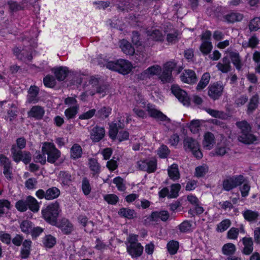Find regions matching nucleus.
Segmentation results:
<instances>
[{
  "mask_svg": "<svg viewBox=\"0 0 260 260\" xmlns=\"http://www.w3.org/2000/svg\"><path fill=\"white\" fill-rule=\"evenodd\" d=\"M208 172V167L206 165L200 166L196 168L195 175L197 177H202Z\"/></svg>",
  "mask_w": 260,
  "mask_h": 260,
  "instance_id": "obj_54",
  "label": "nucleus"
},
{
  "mask_svg": "<svg viewBox=\"0 0 260 260\" xmlns=\"http://www.w3.org/2000/svg\"><path fill=\"white\" fill-rule=\"evenodd\" d=\"M118 214L122 217L128 219H133L136 216V213L134 210L127 208H122L119 209Z\"/></svg>",
  "mask_w": 260,
  "mask_h": 260,
  "instance_id": "obj_36",
  "label": "nucleus"
},
{
  "mask_svg": "<svg viewBox=\"0 0 260 260\" xmlns=\"http://www.w3.org/2000/svg\"><path fill=\"white\" fill-rule=\"evenodd\" d=\"M236 125L241 129V134L238 137L240 142L244 144H251L256 140L255 136L250 133L251 127L246 121L237 122Z\"/></svg>",
  "mask_w": 260,
  "mask_h": 260,
  "instance_id": "obj_3",
  "label": "nucleus"
},
{
  "mask_svg": "<svg viewBox=\"0 0 260 260\" xmlns=\"http://www.w3.org/2000/svg\"><path fill=\"white\" fill-rule=\"evenodd\" d=\"M45 114V110L43 107L37 105L34 106L27 112L28 117H32L36 120H40L42 119Z\"/></svg>",
  "mask_w": 260,
  "mask_h": 260,
  "instance_id": "obj_19",
  "label": "nucleus"
},
{
  "mask_svg": "<svg viewBox=\"0 0 260 260\" xmlns=\"http://www.w3.org/2000/svg\"><path fill=\"white\" fill-rule=\"evenodd\" d=\"M168 251L171 255H174L179 249V242L177 241H169L167 245Z\"/></svg>",
  "mask_w": 260,
  "mask_h": 260,
  "instance_id": "obj_46",
  "label": "nucleus"
},
{
  "mask_svg": "<svg viewBox=\"0 0 260 260\" xmlns=\"http://www.w3.org/2000/svg\"><path fill=\"white\" fill-rule=\"evenodd\" d=\"M105 135L104 128L96 125L91 131L90 138L93 142H98L104 137Z\"/></svg>",
  "mask_w": 260,
  "mask_h": 260,
  "instance_id": "obj_18",
  "label": "nucleus"
},
{
  "mask_svg": "<svg viewBox=\"0 0 260 260\" xmlns=\"http://www.w3.org/2000/svg\"><path fill=\"white\" fill-rule=\"evenodd\" d=\"M168 172L170 178L173 180H176L179 178L180 174L177 164H173L170 166L168 169Z\"/></svg>",
  "mask_w": 260,
  "mask_h": 260,
  "instance_id": "obj_37",
  "label": "nucleus"
},
{
  "mask_svg": "<svg viewBox=\"0 0 260 260\" xmlns=\"http://www.w3.org/2000/svg\"><path fill=\"white\" fill-rule=\"evenodd\" d=\"M224 86L221 81L211 83L207 88L208 95L213 101L218 100L223 95Z\"/></svg>",
  "mask_w": 260,
  "mask_h": 260,
  "instance_id": "obj_5",
  "label": "nucleus"
},
{
  "mask_svg": "<svg viewBox=\"0 0 260 260\" xmlns=\"http://www.w3.org/2000/svg\"><path fill=\"white\" fill-rule=\"evenodd\" d=\"M138 165L140 170L146 171L148 173L154 172L157 168L156 160L146 159L138 162Z\"/></svg>",
  "mask_w": 260,
  "mask_h": 260,
  "instance_id": "obj_11",
  "label": "nucleus"
},
{
  "mask_svg": "<svg viewBox=\"0 0 260 260\" xmlns=\"http://www.w3.org/2000/svg\"><path fill=\"white\" fill-rule=\"evenodd\" d=\"M243 15L238 12H231L223 16L225 21L228 23H234L240 21L243 19Z\"/></svg>",
  "mask_w": 260,
  "mask_h": 260,
  "instance_id": "obj_28",
  "label": "nucleus"
},
{
  "mask_svg": "<svg viewBox=\"0 0 260 260\" xmlns=\"http://www.w3.org/2000/svg\"><path fill=\"white\" fill-rule=\"evenodd\" d=\"M120 47L122 52L126 55H133L135 53V49L127 40L123 39L120 41Z\"/></svg>",
  "mask_w": 260,
  "mask_h": 260,
  "instance_id": "obj_29",
  "label": "nucleus"
},
{
  "mask_svg": "<svg viewBox=\"0 0 260 260\" xmlns=\"http://www.w3.org/2000/svg\"><path fill=\"white\" fill-rule=\"evenodd\" d=\"M36 152L34 155V160L36 162H39L42 165L45 164L46 162V154L42 152Z\"/></svg>",
  "mask_w": 260,
  "mask_h": 260,
  "instance_id": "obj_58",
  "label": "nucleus"
},
{
  "mask_svg": "<svg viewBox=\"0 0 260 260\" xmlns=\"http://www.w3.org/2000/svg\"><path fill=\"white\" fill-rule=\"evenodd\" d=\"M248 28L250 31H255L260 29V17H255L251 20Z\"/></svg>",
  "mask_w": 260,
  "mask_h": 260,
  "instance_id": "obj_52",
  "label": "nucleus"
},
{
  "mask_svg": "<svg viewBox=\"0 0 260 260\" xmlns=\"http://www.w3.org/2000/svg\"><path fill=\"white\" fill-rule=\"evenodd\" d=\"M217 69L223 73H227L231 70V65L230 59L228 56L224 57L217 65Z\"/></svg>",
  "mask_w": 260,
  "mask_h": 260,
  "instance_id": "obj_22",
  "label": "nucleus"
},
{
  "mask_svg": "<svg viewBox=\"0 0 260 260\" xmlns=\"http://www.w3.org/2000/svg\"><path fill=\"white\" fill-rule=\"evenodd\" d=\"M79 106L69 107L64 111V115L68 119L74 118L78 113Z\"/></svg>",
  "mask_w": 260,
  "mask_h": 260,
  "instance_id": "obj_44",
  "label": "nucleus"
},
{
  "mask_svg": "<svg viewBox=\"0 0 260 260\" xmlns=\"http://www.w3.org/2000/svg\"><path fill=\"white\" fill-rule=\"evenodd\" d=\"M241 240L244 245L242 252L245 255H249L252 253L253 250V242L252 239L250 237H244Z\"/></svg>",
  "mask_w": 260,
  "mask_h": 260,
  "instance_id": "obj_26",
  "label": "nucleus"
},
{
  "mask_svg": "<svg viewBox=\"0 0 260 260\" xmlns=\"http://www.w3.org/2000/svg\"><path fill=\"white\" fill-rule=\"evenodd\" d=\"M42 152L47 155V161L54 164L60 156V151L51 143L45 142L42 147Z\"/></svg>",
  "mask_w": 260,
  "mask_h": 260,
  "instance_id": "obj_4",
  "label": "nucleus"
},
{
  "mask_svg": "<svg viewBox=\"0 0 260 260\" xmlns=\"http://www.w3.org/2000/svg\"><path fill=\"white\" fill-rule=\"evenodd\" d=\"M148 36L149 37V39H152L156 41H161L164 40V36L162 33L158 29L148 31Z\"/></svg>",
  "mask_w": 260,
  "mask_h": 260,
  "instance_id": "obj_48",
  "label": "nucleus"
},
{
  "mask_svg": "<svg viewBox=\"0 0 260 260\" xmlns=\"http://www.w3.org/2000/svg\"><path fill=\"white\" fill-rule=\"evenodd\" d=\"M127 252L133 258L140 257L143 253V247L140 244H132L127 245Z\"/></svg>",
  "mask_w": 260,
  "mask_h": 260,
  "instance_id": "obj_15",
  "label": "nucleus"
},
{
  "mask_svg": "<svg viewBox=\"0 0 260 260\" xmlns=\"http://www.w3.org/2000/svg\"><path fill=\"white\" fill-rule=\"evenodd\" d=\"M60 194V190L56 187H52L47 189L45 191L42 189L36 192V197L39 199H45L47 200H52L57 198Z\"/></svg>",
  "mask_w": 260,
  "mask_h": 260,
  "instance_id": "obj_8",
  "label": "nucleus"
},
{
  "mask_svg": "<svg viewBox=\"0 0 260 260\" xmlns=\"http://www.w3.org/2000/svg\"><path fill=\"white\" fill-rule=\"evenodd\" d=\"M124 127L123 120H118L116 122H112L110 125L109 135L112 140H116V136L119 129H123Z\"/></svg>",
  "mask_w": 260,
  "mask_h": 260,
  "instance_id": "obj_16",
  "label": "nucleus"
},
{
  "mask_svg": "<svg viewBox=\"0 0 260 260\" xmlns=\"http://www.w3.org/2000/svg\"><path fill=\"white\" fill-rule=\"evenodd\" d=\"M200 126V120L194 119L190 122L188 127L192 133L196 134L199 132Z\"/></svg>",
  "mask_w": 260,
  "mask_h": 260,
  "instance_id": "obj_57",
  "label": "nucleus"
},
{
  "mask_svg": "<svg viewBox=\"0 0 260 260\" xmlns=\"http://www.w3.org/2000/svg\"><path fill=\"white\" fill-rule=\"evenodd\" d=\"M111 112V108L109 107H103L98 110L95 116L101 119L107 118Z\"/></svg>",
  "mask_w": 260,
  "mask_h": 260,
  "instance_id": "obj_45",
  "label": "nucleus"
},
{
  "mask_svg": "<svg viewBox=\"0 0 260 260\" xmlns=\"http://www.w3.org/2000/svg\"><path fill=\"white\" fill-rule=\"evenodd\" d=\"M28 208L34 212H38L39 210V205L37 200L31 196L26 198Z\"/></svg>",
  "mask_w": 260,
  "mask_h": 260,
  "instance_id": "obj_39",
  "label": "nucleus"
},
{
  "mask_svg": "<svg viewBox=\"0 0 260 260\" xmlns=\"http://www.w3.org/2000/svg\"><path fill=\"white\" fill-rule=\"evenodd\" d=\"M32 242L30 240H25L22 243L20 250V256L23 259L27 258L30 254Z\"/></svg>",
  "mask_w": 260,
  "mask_h": 260,
  "instance_id": "obj_23",
  "label": "nucleus"
},
{
  "mask_svg": "<svg viewBox=\"0 0 260 260\" xmlns=\"http://www.w3.org/2000/svg\"><path fill=\"white\" fill-rule=\"evenodd\" d=\"M88 166L91 171L92 177L98 178L99 174L101 172V165L98 162V160L94 158H90L88 159Z\"/></svg>",
  "mask_w": 260,
  "mask_h": 260,
  "instance_id": "obj_21",
  "label": "nucleus"
},
{
  "mask_svg": "<svg viewBox=\"0 0 260 260\" xmlns=\"http://www.w3.org/2000/svg\"><path fill=\"white\" fill-rule=\"evenodd\" d=\"M26 96V103L28 104H36L39 101L38 97L39 88L35 85H31L29 87Z\"/></svg>",
  "mask_w": 260,
  "mask_h": 260,
  "instance_id": "obj_14",
  "label": "nucleus"
},
{
  "mask_svg": "<svg viewBox=\"0 0 260 260\" xmlns=\"http://www.w3.org/2000/svg\"><path fill=\"white\" fill-rule=\"evenodd\" d=\"M210 79V75L209 73H204L197 86V90H200L204 89L209 83Z\"/></svg>",
  "mask_w": 260,
  "mask_h": 260,
  "instance_id": "obj_42",
  "label": "nucleus"
},
{
  "mask_svg": "<svg viewBox=\"0 0 260 260\" xmlns=\"http://www.w3.org/2000/svg\"><path fill=\"white\" fill-rule=\"evenodd\" d=\"M11 151L14 161L16 162H20L22 159L23 151H22L21 149L17 148L16 146L15 145L12 146Z\"/></svg>",
  "mask_w": 260,
  "mask_h": 260,
  "instance_id": "obj_41",
  "label": "nucleus"
},
{
  "mask_svg": "<svg viewBox=\"0 0 260 260\" xmlns=\"http://www.w3.org/2000/svg\"><path fill=\"white\" fill-rule=\"evenodd\" d=\"M183 143L186 151H190L194 156L198 159L203 157L199 144L197 140L190 137H186L184 139Z\"/></svg>",
  "mask_w": 260,
  "mask_h": 260,
  "instance_id": "obj_7",
  "label": "nucleus"
},
{
  "mask_svg": "<svg viewBox=\"0 0 260 260\" xmlns=\"http://www.w3.org/2000/svg\"><path fill=\"white\" fill-rule=\"evenodd\" d=\"M21 231L26 234L30 233L33 227L32 223L29 220H23L20 225Z\"/></svg>",
  "mask_w": 260,
  "mask_h": 260,
  "instance_id": "obj_50",
  "label": "nucleus"
},
{
  "mask_svg": "<svg viewBox=\"0 0 260 260\" xmlns=\"http://www.w3.org/2000/svg\"><path fill=\"white\" fill-rule=\"evenodd\" d=\"M230 150V147L224 143L218 144L214 150V155L223 156L227 154Z\"/></svg>",
  "mask_w": 260,
  "mask_h": 260,
  "instance_id": "obj_32",
  "label": "nucleus"
},
{
  "mask_svg": "<svg viewBox=\"0 0 260 260\" xmlns=\"http://www.w3.org/2000/svg\"><path fill=\"white\" fill-rule=\"evenodd\" d=\"M55 243L56 239L51 235H47L44 238L43 244L46 247L52 248Z\"/></svg>",
  "mask_w": 260,
  "mask_h": 260,
  "instance_id": "obj_56",
  "label": "nucleus"
},
{
  "mask_svg": "<svg viewBox=\"0 0 260 260\" xmlns=\"http://www.w3.org/2000/svg\"><path fill=\"white\" fill-rule=\"evenodd\" d=\"M44 84L48 87H53L56 84L55 79L52 76H46L43 79Z\"/></svg>",
  "mask_w": 260,
  "mask_h": 260,
  "instance_id": "obj_63",
  "label": "nucleus"
},
{
  "mask_svg": "<svg viewBox=\"0 0 260 260\" xmlns=\"http://www.w3.org/2000/svg\"><path fill=\"white\" fill-rule=\"evenodd\" d=\"M14 54L17 57L18 59L20 60H30L32 56L29 52H25L24 50H21L19 47H15L13 49Z\"/></svg>",
  "mask_w": 260,
  "mask_h": 260,
  "instance_id": "obj_27",
  "label": "nucleus"
},
{
  "mask_svg": "<svg viewBox=\"0 0 260 260\" xmlns=\"http://www.w3.org/2000/svg\"><path fill=\"white\" fill-rule=\"evenodd\" d=\"M11 208L10 202L6 200H0V215L4 214Z\"/></svg>",
  "mask_w": 260,
  "mask_h": 260,
  "instance_id": "obj_61",
  "label": "nucleus"
},
{
  "mask_svg": "<svg viewBox=\"0 0 260 260\" xmlns=\"http://www.w3.org/2000/svg\"><path fill=\"white\" fill-rule=\"evenodd\" d=\"M182 82L188 84H194L197 81V77L194 71L191 70H185L180 76Z\"/></svg>",
  "mask_w": 260,
  "mask_h": 260,
  "instance_id": "obj_17",
  "label": "nucleus"
},
{
  "mask_svg": "<svg viewBox=\"0 0 260 260\" xmlns=\"http://www.w3.org/2000/svg\"><path fill=\"white\" fill-rule=\"evenodd\" d=\"M231 225V221L229 219H225L219 222L216 228L218 232H223L226 231Z\"/></svg>",
  "mask_w": 260,
  "mask_h": 260,
  "instance_id": "obj_51",
  "label": "nucleus"
},
{
  "mask_svg": "<svg viewBox=\"0 0 260 260\" xmlns=\"http://www.w3.org/2000/svg\"><path fill=\"white\" fill-rule=\"evenodd\" d=\"M259 103V98L257 94L253 95L250 99L247 106V113L252 114L257 108Z\"/></svg>",
  "mask_w": 260,
  "mask_h": 260,
  "instance_id": "obj_30",
  "label": "nucleus"
},
{
  "mask_svg": "<svg viewBox=\"0 0 260 260\" xmlns=\"http://www.w3.org/2000/svg\"><path fill=\"white\" fill-rule=\"evenodd\" d=\"M106 68L122 74L126 75L132 69L131 63L127 60L119 59L115 61H109L106 64Z\"/></svg>",
  "mask_w": 260,
  "mask_h": 260,
  "instance_id": "obj_2",
  "label": "nucleus"
},
{
  "mask_svg": "<svg viewBox=\"0 0 260 260\" xmlns=\"http://www.w3.org/2000/svg\"><path fill=\"white\" fill-rule=\"evenodd\" d=\"M200 51L204 55H207L212 49V43L209 41H204L200 46Z\"/></svg>",
  "mask_w": 260,
  "mask_h": 260,
  "instance_id": "obj_49",
  "label": "nucleus"
},
{
  "mask_svg": "<svg viewBox=\"0 0 260 260\" xmlns=\"http://www.w3.org/2000/svg\"><path fill=\"white\" fill-rule=\"evenodd\" d=\"M236 250V246L232 243L225 244L222 247V252L224 255H231L234 254L235 253Z\"/></svg>",
  "mask_w": 260,
  "mask_h": 260,
  "instance_id": "obj_43",
  "label": "nucleus"
},
{
  "mask_svg": "<svg viewBox=\"0 0 260 260\" xmlns=\"http://www.w3.org/2000/svg\"><path fill=\"white\" fill-rule=\"evenodd\" d=\"M60 210L59 203L57 202L48 205L42 209V214L44 219L51 225L55 224Z\"/></svg>",
  "mask_w": 260,
  "mask_h": 260,
  "instance_id": "obj_1",
  "label": "nucleus"
},
{
  "mask_svg": "<svg viewBox=\"0 0 260 260\" xmlns=\"http://www.w3.org/2000/svg\"><path fill=\"white\" fill-rule=\"evenodd\" d=\"M206 111L212 117L219 118H224L225 114L223 112L210 108L206 109Z\"/></svg>",
  "mask_w": 260,
  "mask_h": 260,
  "instance_id": "obj_60",
  "label": "nucleus"
},
{
  "mask_svg": "<svg viewBox=\"0 0 260 260\" xmlns=\"http://www.w3.org/2000/svg\"><path fill=\"white\" fill-rule=\"evenodd\" d=\"M82 154V149L78 144H75L71 148V157L73 159L80 158Z\"/></svg>",
  "mask_w": 260,
  "mask_h": 260,
  "instance_id": "obj_38",
  "label": "nucleus"
},
{
  "mask_svg": "<svg viewBox=\"0 0 260 260\" xmlns=\"http://www.w3.org/2000/svg\"><path fill=\"white\" fill-rule=\"evenodd\" d=\"M152 106H148V111L151 117L155 118H157L160 121H170V118H169L166 115L164 114L161 112L158 111L154 108H151Z\"/></svg>",
  "mask_w": 260,
  "mask_h": 260,
  "instance_id": "obj_24",
  "label": "nucleus"
},
{
  "mask_svg": "<svg viewBox=\"0 0 260 260\" xmlns=\"http://www.w3.org/2000/svg\"><path fill=\"white\" fill-rule=\"evenodd\" d=\"M129 134L127 131L121 130L118 131L116 139H117L119 142H121L128 139Z\"/></svg>",
  "mask_w": 260,
  "mask_h": 260,
  "instance_id": "obj_62",
  "label": "nucleus"
},
{
  "mask_svg": "<svg viewBox=\"0 0 260 260\" xmlns=\"http://www.w3.org/2000/svg\"><path fill=\"white\" fill-rule=\"evenodd\" d=\"M169 216V213L167 211H153L150 216L145 220V222L146 223L147 220L157 222L159 219L162 221H166Z\"/></svg>",
  "mask_w": 260,
  "mask_h": 260,
  "instance_id": "obj_12",
  "label": "nucleus"
},
{
  "mask_svg": "<svg viewBox=\"0 0 260 260\" xmlns=\"http://www.w3.org/2000/svg\"><path fill=\"white\" fill-rule=\"evenodd\" d=\"M137 0H118L116 7L119 11L128 12L137 3Z\"/></svg>",
  "mask_w": 260,
  "mask_h": 260,
  "instance_id": "obj_20",
  "label": "nucleus"
},
{
  "mask_svg": "<svg viewBox=\"0 0 260 260\" xmlns=\"http://www.w3.org/2000/svg\"><path fill=\"white\" fill-rule=\"evenodd\" d=\"M82 189L85 195H88L91 191V186L88 179L84 177L82 181Z\"/></svg>",
  "mask_w": 260,
  "mask_h": 260,
  "instance_id": "obj_55",
  "label": "nucleus"
},
{
  "mask_svg": "<svg viewBox=\"0 0 260 260\" xmlns=\"http://www.w3.org/2000/svg\"><path fill=\"white\" fill-rule=\"evenodd\" d=\"M244 177L242 175L228 177L224 179L222 182L223 189L229 191L234 188L241 185L244 182Z\"/></svg>",
  "mask_w": 260,
  "mask_h": 260,
  "instance_id": "obj_6",
  "label": "nucleus"
},
{
  "mask_svg": "<svg viewBox=\"0 0 260 260\" xmlns=\"http://www.w3.org/2000/svg\"><path fill=\"white\" fill-rule=\"evenodd\" d=\"M172 93L176 98L184 106H189L190 104V99L185 91L181 89L177 85H173L171 87Z\"/></svg>",
  "mask_w": 260,
  "mask_h": 260,
  "instance_id": "obj_9",
  "label": "nucleus"
},
{
  "mask_svg": "<svg viewBox=\"0 0 260 260\" xmlns=\"http://www.w3.org/2000/svg\"><path fill=\"white\" fill-rule=\"evenodd\" d=\"M204 137V147L206 149L210 150L215 143L214 136L211 132H207L205 134Z\"/></svg>",
  "mask_w": 260,
  "mask_h": 260,
  "instance_id": "obj_25",
  "label": "nucleus"
},
{
  "mask_svg": "<svg viewBox=\"0 0 260 260\" xmlns=\"http://www.w3.org/2000/svg\"><path fill=\"white\" fill-rule=\"evenodd\" d=\"M181 188V185L178 184H173L171 186V190L168 195L169 198H175L178 196V192Z\"/></svg>",
  "mask_w": 260,
  "mask_h": 260,
  "instance_id": "obj_53",
  "label": "nucleus"
},
{
  "mask_svg": "<svg viewBox=\"0 0 260 260\" xmlns=\"http://www.w3.org/2000/svg\"><path fill=\"white\" fill-rule=\"evenodd\" d=\"M15 207L16 209L21 212H24L28 209V204L26 199L25 200H20L16 203Z\"/></svg>",
  "mask_w": 260,
  "mask_h": 260,
  "instance_id": "obj_59",
  "label": "nucleus"
},
{
  "mask_svg": "<svg viewBox=\"0 0 260 260\" xmlns=\"http://www.w3.org/2000/svg\"><path fill=\"white\" fill-rule=\"evenodd\" d=\"M54 73L56 78L59 81L64 80L67 77L69 71L66 67H59L54 69Z\"/></svg>",
  "mask_w": 260,
  "mask_h": 260,
  "instance_id": "obj_35",
  "label": "nucleus"
},
{
  "mask_svg": "<svg viewBox=\"0 0 260 260\" xmlns=\"http://www.w3.org/2000/svg\"><path fill=\"white\" fill-rule=\"evenodd\" d=\"M176 64L172 61L167 62L164 67L163 71L160 76V79L163 83L171 82L173 79L172 72L175 67Z\"/></svg>",
  "mask_w": 260,
  "mask_h": 260,
  "instance_id": "obj_10",
  "label": "nucleus"
},
{
  "mask_svg": "<svg viewBox=\"0 0 260 260\" xmlns=\"http://www.w3.org/2000/svg\"><path fill=\"white\" fill-rule=\"evenodd\" d=\"M230 58L236 69L238 71H241L243 66V63L239 53L237 52H232L230 53Z\"/></svg>",
  "mask_w": 260,
  "mask_h": 260,
  "instance_id": "obj_31",
  "label": "nucleus"
},
{
  "mask_svg": "<svg viewBox=\"0 0 260 260\" xmlns=\"http://www.w3.org/2000/svg\"><path fill=\"white\" fill-rule=\"evenodd\" d=\"M157 154L160 158H166L170 153V150L168 147L162 145L158 149Z\"/></svg>",
  "mask_w": 260,
  "mask_h": 260,
  "instance_id": "obj_64",
  "label": "nucleus"
},
{
  "mask_svg": "<svg viewBox=\"0 0 260 260\" xmlns=\"http://www.w3.org/2000/svg\"><path fill=\"white\" fill-rule=\"evenodd\" d=\"M55 225L61 230V231L65 234H70L73 230V225L72 223L68 219L65 218H62L59 221H56Z\"/></svg>",
  "mask_w": 260,
  "mask_h": 260,
  "instance_id": "obj_13",
  "label": "nucleus"
},
{
  "mask_svg": "<svg viewBox=\"0 0 260 260\" xmlns=\"http://www.w3.org/2000/svg\"><path fill=\"white\" fill-rule=\"evenodd\" d=\"M108 91V87L106 84H100L95 89V91H91L89 94L91 95H94L96 93L104 96L107 94Z\"/></svg>",
  "mask_w": 260,
  "mask_h": 260,
  "instance_id": "obj_47",
  "label": "nucleus"
},
{
  "mask_svg": "<svg viewBox=\"0 0 260 260\" xmlns=\"http://www.w3.org/2000/svg\"><path fill=\"white\" fill-rule=\"evenodd\" d=\"M161 71V68L158 65L152 66L149 67L143 72L144 76L149 77L151 76L156 75Z\"/></svg>",
  "mask_w": 260,
  "mask_h": 260,
  "instance_id": "obj_40",
  "label": "nucleus"
},
{
  "mask_svg": "<svg viewBox=\"0 0 260 260\" xmlns=\"http://www.w3.org/2000/svg\"><path fill=\"white\" fill-rule=\"evenodd\" d=\"M58 178L63 185L69 186L72 182V176L68 171H60L58 173Z\"/></svg>",
  "mask_w": 260,
  "mask_h": 260,
  "instance_id": "obj_34",
  "label": "nucleus"
},
{
  "mask_svg": "<svg viewBox=\"0 0 260 260\" xmlns=\"http://www.w3.org/2000/svg\"><path fill=\"white\" fill-rule=\"evenodd\" d=\"M242 215L246 221L250 222H255L259 216V214L257 211L249 209H246L243 211Z\"/></svg>",
  "mask_w": 260,
  "mask_h": 260,
  "instance_id": "obj_33",
  "label": "nucleus"
}]
</instances>
